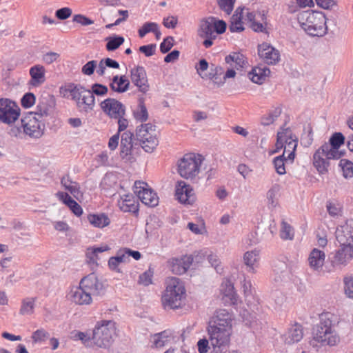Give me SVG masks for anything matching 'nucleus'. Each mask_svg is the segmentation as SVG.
<instances>
[{"label":"nucleus","mask_w":353,"mask_h":353,"mask_svg":"<svg viewBox=\"0 0 353 353\" xmlns=\"http://www.w3.org/2000/svg\"><path fill=\"white\" fill-rule=\"evenodd\" d=\"M36 98L34 94L28 92L25 94L21 99V105L25 108H29L35 103Z\"/></svg>","instance_id":"8fccbe9b"},{"label":"nucleus","mask_w":353,"mask_h":353,"mask_svg":"<svg viewBox=\"0 0 353 353\" xmlns=\"http://www.w3.org/2000/svg\"><path fill=\"white\" fill-rule=\"evenodd\" d=\"M20 116V108L13 101L0 99V123L11 125Z\"/></svg>","instance_id":"ddd939ff"},{"label":"nucleus","mask_w":353,"mask_h":353,"mask_svg":"<svg viewBox=\"0 0 353 353\" xmlns=\"http://www.w3.org/2000/svg\"><path fill=\"white\" fill-rule=\"evenodd\" d=\"M243 262L246 266V270L254 273L259 267V251L254 250L246 252L243 255Z\"/></svg>","instance_id":"bb28decb"},{"label":"nucleus","mask_w":353,"mask_h":353,"mask_svg":"<svg viewBox=\"0 0 353 353\" xmlns=\"http://www.w3.org/2000/svg\"><path fill=\"white\" fill-rule=\"evenodd\" d=\"M72 11L68 7H64L60 9H58L55 12V16L60 20H65L69 18L72 15Z\"/></svg>","instance_id":"13d9d810"},{"label":"nucleus","mask_w":353,"mask_h":353,"mask_svg":"<svg viewBox=\"0 0 353 353\" xmlns=\"http://www.w3.org/2000/svg\"><path fill=\"white\" fill-rule=\"evenodd\" d=\"M153 276V272L150 270L144 272L139 276V283L142 284L145 286H148L152 283V278Z\"/></svg>","instance_id":"4d7b16f0"},{"label":"nucleus","mask_w":353,"mask_h":353,"mask_svg":"<svg viewBox=\"0 0 353 353\" xmlns=\"http://www.w3.org/2000/svg\"><path fill=\"white\" fill-rule=\"evenodd\" d=\"M193 261L194 257L192 255L173 259L171 261L170 270L175 274H183L190 268Z\"/></svg>","instance_id":"b1692460"},{"label":"nucleus","mask_w":353,"mask_h":353,"mask_svg":"<svg viewBox=\"0 0 353 353\" xmlns=\"http://www.w3.org/2000/svg\"><path fill=\"white\" fill-rule=\"evenodd\" d=\"M213 21H214V17H213L201 21L199 29V34L201 37L216 38Z\"/></svg>","instance_id":"c85d7f7f"},{"label":"nucleus","mask_w":353,"mask_h":353,"mask_svg":"<svg viewBox=\"0 0 353 353\" xmlns=\"http://www.w3.org/2000/svg\"><path fill=\"white\" fill-rule=\"evenodd\" d=\"M178 23V18L176 16L170 15L163 18V24L167 28L174 29Z\"/></svg>","instance_id":"680f3d73"},{"label":"nucleus","mask_w":353,"mask_h":353,"mask_svg":"<svg viewBox=\"0 0 353 353\" xmlns=\"http://www.w3.org/2000/svg\"><path fill=\"white\" fill-rule=\"evenodd\" d=\"M110 248L108 245L97 247L92 249L91 252L86 253V256L88 259L89 263L97 264V260H99L98 254L109 250Z\"/></svg>","instance_id":"c03bdc74"},{"label":"nucleus","mask_w":353,"mask_h":353,"mask_svg":"<svg viewBox=\"0 0 353 353\" xmlns=\"http://www.w3.org/2000/svg\"><path fill=\"white\" fill-rule=\"evenodd\" d=\"M301 27L312 37H322L327 32L325 16L320 12L307 10L298 15Z\"/></svg>","instance_id":"39448f33"},{"label":"nucleus","mask_w":353,"mask_h":353,"mask_svg":"<svg viewBox=\"0 0 353 353\" xmlns=\"http://www.w3.org/2000/svg\"><path fill=\"white\" fill-rule=\"evenodd\" d=\"M339 166L343 171V175L345 178H352L353 176V163L347 159H341Z\"/></svg>","instance_id":"a18cd8bd"},{"label":"nucleus","mask_w":353,"mask_h":353,"mask_svg":"<svg viewBox=\"0 0 353 353\" xmlns=\"http://www.w3.org/2000/svg\"><path fill=\"white\" fill-rule=\"evenodd\" d=\"M207 332L214 353L225 352L230 345L232 328L208 325Z\"/></svg>","instance_id":"1a4fd4ad"},{"label":"nucleus","mask_w":353,"mask_h":353,"mask_svg":"<svg viewBox=\"0 0 353 353\" xmlns=\"http://www.w3.org/2000/svg\"><path fill=\"white\" fill-rule=\"evenodd\" d=\"M264 14L249 12L248 9L239 7L230 19L229 29L232 32H240L244 30L245 21L250 23L251 28L255 32H263L265 28L262 23L257 21L261 18L263 20Z\"/></svg>","instance_id":"20e7f679"},{"label":"nucleus","mask_w":353,"mask_h":353,"mask_svg":"<svg viewBox=\"0 0 353 353\" xmlns=\"http://www.w3.org/2000/svg\"><path fill=\"white\" fill-rule=\"evenodd\" d=\"M321 228H319L316 230V238L318 245L321 247H325L327 245V231L325 230V228L321 225Z\"/></svg>","instance_id":"3c124183"},{"label":"nucleus","mask_w":353,"mask_h":353,"mask_svg":"<svg viewBox=\"0 0 353 353\" xmlns=\"http://www.w3.org/2000/svg\"><path fill=\"white\" fill-rule=\"evenodd\" d=\"M319 318L320 322L313 330L314 340L322 345H335L339 342V336L332 329L336 316L330 312H324Z\"/></svg>","instance_id":"7ed1b4c3"},{"label":"nucleus","mask_w":353,"mask_h":353,"mask_svg":"<svg viewBox=\"0 0 353 353\" xmlns=\"http://www.w3.org/2000/svg\"><path fill=\"white\" fill-rule=\"evenodd\" d=\"M236 0H217L220 8L227 14H230L233 8Z\"/></svg>","instance_id":"09e8293b"},{"label":"nucleus","mask_w":353,"mask_h":353,"mask_svg":"<svg viewBox=\"0 0 353 353\" xmlns=\"http://www.w3.org/2000/svg\"><path fill=\"white\" fill-rule=\"evenodd\" d=\"M345 137L341 132H335L330 139V143H325L322 145L323 150L329 151L330 156L335 158H341L342 154L339 148L344 143Z\"/></svg>","instance_id":"aec40b11"},{"label":"nucleus","mask_w":353,"mask_h":353,"mask_svg":"<svg viewBox=\"0 0 353 353\" xmlns=\"http://www.w3.org/2000/svg\"><path fill=\"white\" fill-rule=\"evenodd\" d=\"M330 159H338V158L330 156V152L323 150L321 145L313 155V165L319 174H325L330 166Z\"/></svg>","instance_id":"a211bd4d"},{"label":"nucleus","mask_w":353,"mask_h":353,"mask_svg":"<svg viewBox=\"0 0 353 353\" xmlns=\"http://www.w3.org/2000/svg\"><path fill=\"white\" fill-rule=\"evenodd\" d=\"M79 283L91 296H99L105 294V287L94 273L83 277Z\"/></svg>","instance_id":"2eb2a0df"},{"label":"nucleus","mask_w":353,"mask_h":353,"mask_svg":"<svg viewBox=\"0 0 353 353\" xmlns=\"http://www.w3.org/2000/svg\"><path fill=\"white\" fill-rule=\"evenodd\" d=\"M57 196L60 201L65 204L71 211L77 216L82 214L83 210L79 204H78L74 199H72L68 193L63 192H58Z\"/></svg>","instance_id":"7c9ffc66"},{"label":"nucleus","mask_w":353,"mask_h":353,"mask_svg":"<svg viewBox=\"0 0 353 353\" xmlns=\"http://www.w3.org/2000/svg\"><path fill=\"white\" fill-rule=\"evenodd\" d=\"M54 98L53 96L46 94L42 95L37 105L36 111L34 112L37 116L41 118L43 116H47L49 112L52 109L54 105Z\"/></svg>","instance_id":"393cba45"},{"label":"nucleus","mask_w":353,"mask_h":353,"mask_svg":"<svg viewBox=\"0 0 353 353\" xmlns=\"http://www.w3.org/2000/svg\"><path fill=\"white\" fill-rule=\"evenodd\" d=\"M176 199L182 203H192L194 201V190L185 181H180L176 185Z\"/></svg>","instance_id":"412c9836"},{"label":"nucleus","mask_w":353,"mask_h":353,"mask_svg":"<svg viewBox=\"0 0 353 353\" xmlns=\"http://www.w3.org/2000/svg\"><path fill=\"white\" fill-rule=\"evenodd\" d=\"M297 145L298 138L290 128H281L277 132L276 148L270 154L276 153L284 148L283 154L275 157L273 160L274 168L279 174L283 175L286 172L285 161L289 160L291 162L294 161Z\"/></svg>","instance_id":"f03ea898"},{"label":"nucleus","mask_w":353,"mask_h":353,"mask_svg":"<svg viewBox=\"0 0 353 353\" xmlns=\"http://www.w3.org/2000/svg\"><path fill=\"white\" fill-rule=\"evenodd\" d=\"M133 133L130 131H125L121 134V153L123 156L130 154L132 148Z\"/></svg>","instance_id":"e433bc0d"},{"label":"nucleus","mask_w":353,"mask_h":353,"mask_svg":"<svg viewBox=\"0 0 353 353\" xmlns=\"http://www.w3.org/2000/svg\"><path fill=\"white\" fill-rule=\"evenodd\" d=\"M174 39L172 37H168L163 39L160 44V50L162 53L168 52L173 46Z\"/></svg>","instance_id":"e2e57ef3"},{"label":"nucleus","mask_w":353,"mask_h":353,"mask_svg":"<svg viewBox=\"0 0 353 353\" xmlns=\"http://www.w3.org/2000/svg\"><path fill=\"white\" fill-rule=\"evenodd\" d=\"M61 185L75 198L78 199L80 194L79 184L71 180L69 176H64L61 181Z\"/></svg>","instance_id":"4c0bfd02"},{"label":"nucleus","mask_w":353,"mask_h":353,"mask_svg":"<svg viewBox=\"0 0 353 353\" xmlns=\"http://www.w3.org/2000/svg\"><path fill=\"white\" fill-rule=\"evenodd\" d=\"M129 85L130 81L124 75L120 77L118 75L114 76L110 84L111 89L118 93L126 92L129 88Z\"/></svg>","instance_id":"72a5a7b5"},{"label":"nucleus","mask_w":353,"mask_h":353,"mask_svg":"<svg viewBox=\"0 0 353 353\" xmlns=\"http://www.w3.org/2000/svg\"><path fill=\"white\" fill-rule=\"evenodd\" d=\"M45 74L46 69L43 65L38 64L31 67L30 68V85L37 87L43 84L46 81Z\"/></svg>","instance_id":"a878e982"},{"label":"nucleus","mask_w":353,"mask_h":353,"mask_svg":"<svg viewBox=\"0 0 353 353\" xmlns=\"http://www.w3.org/2000/svg\"><path fill=\"white\" fill-rule=\"evenodd\" d=\"M120 209L123 212L137 213L138 212V203L136 202L133 195L124 194L121 196L118 201Z\"/></svg>","instance_id":"c756f323"},{"label":"nucleus","mask_w":353,"mask_h":353,"mask_svg":"<svg viewBox=\"0 0 353 353\" xmlns=\"http://www.w3.org/2000/svg\"><path fill=\"white\" fill-rule=\"evenodd\" d=\"M270 74V69L265 66L255 67L248 73V77L253 83L262 84Z\"/></svg>","instance_id":"2f4dec72"},{"label":"nucleus","mask_w":353,"mask_h":353,"mask_svg":"<svg viewBox=\"0 0 353 353\" xmlns=\"http://www.w3.org/2000/svg\"><path fill=\"white\" fill-rule=\"evenodd\" d=\"M225 63L236 70H240L247 64L246 58L240 52H232L225 58Z\"/></svg>","instance_id":"f704fd0d"},{"label":"nucleus","mask_w":353,"mask_h":353,"mask_svg":"<svg viewBox=\"0 0 353 353\" xmlns=\"http://www.w3.org/2000/svg\"><path fill=\"white\" fill-rule=\"evenodd\" d=\"M279 235L283 240H292L294 236V229L288 222H281Z\"/></svg>","instance_id":"a19ab883"},{"label":"nucleus","mask_w":353,"mask_h":353,"mask_svg":"<svg viewBox=\"0 0 353 353\" xmlns=\"http://www.w3.org/2000/svg\"><path fill=\"white\" fill-rule=\"evenodd\" d=\"M65 91L76 103L80 112L88 113L92 111L95 105V98L90 90L80 84L70 83L65 86Z\"/></svg>","instance_id":"0eeeda50"},{"label":"nucleus","mask_w":353,"mask_h":353,"mask_svg":"<svg viewBox=\"0 0 353 353\" xmlns=\"http://www.w3.org/2000/svg\"><path fill=\"white\" fill-rule=\"evenodd\" d=\"M116 332L115 323L112 321H98L92 330V341L100 348H108L113 342V336Z\"/></svg>","instance_id":"6e6552de"},{"label":"nucleus","mask_w":353,"mask_h":353,"mask_svg":"<svg viewBox=\"0 0 353 353\" xmlns=\"http://www.w3.org/2000/svg\"><path fill=\"white\" fill-rule=\"evenodd\" d=\"M185 296V289L179 279L172 277L167 282V287L162 296L164 307L177 309L182 305V300Z\"/></svg>","instance_id":"423d86ee"},{"label":"nucleus","mask_w":353,"mask_h":353,"mask_svg":"<svg viewBox=\"0 0 353 353\" xmlns=\"http://www.w3.org/2000/svg\"><path fill=\"white\" fill-rule=\"evenodd\" d=\"M303 336V330L301 325L296 323L290 327L284 334V341L287 344L299 342Z\"/></svg>","instance_id":"cd10ccee"},{"label":"nucleus","mask_w":353,"mask_h":353,"mask_svg":"<svg viewBox=\"0 0 353 353\" xmlns=\"http://www.w3.org/2000/svg\"><path fill=\"white\" fill-rule=\"evenodd\" d=\"M134 116L136 120L140 122L146 121L148 119V113L143 100H139L137 108L134 111Z\"/></svg>","instance_id":"37998d69"},{"label":"nucleus","mask_w":353,"mask_h":353,"mask_svg":"<svg viewBox=\"0 0 353 353\" xmlns=\"http://www.w3.org/2000/svg\"><path fill=\"white\" fill-rule=\"evenodd\" d=\"M90 91L93 95L104 96L107 94L108 89L105 85L99 83H94L92 85Z\"/></svg>","instance_id":"6e6d98bb"},{"label":"nucleus","mask_w":353,"mask_h":353,"mask_svg":"<svg viewBox=\"0 0 353 353\" xmlns=\"http://www.w3.org/2000/svg\"><path fill=\"white\" fill-rule=\"evenodd\" d=\"M223 294L225 297L230 299L232 304L235 305L237 303L239 296L234 291V288L232 285L229 284L227 285L226 288L224 290Z\"/></svg>","instance_id":"de8ad7c7"},{"label":"nucleus","mask_w":353,"mask_h":353,"mask_svg":"<svg viewBox=\"0 0 353 353\" xmlns=\"http://www.w3.org/2000/svg\"><path fill=\"white\" fill-rule=\"evenodd\" d=\"M159 25L154 22H146L139 29L138 33L141 38L144 37L147 34L150 32H154L157 31V27Z\"/></svg>","instance_id":"49530a36"},{"label":"nucleus","mask_w":353,"mask_h":353,"mask_svg":"<svg viewBox=\"0 0 353 353\" xmlns=\"http://www.w3.org/2000/svg\"><path fill=\"white\" fill-rule=\"evenodd\" d=\"M188 228L195 234H203L206 232L204 222H201L200 225L193 222H189Z\"/></svg>","instance_id":"0e129e2a"},{"label":"nucleus","mask_w":353,"mask_h":353,"mask_svg":"<svg viewBox=\"0 0 353 353\" xmlns=\"http://www.w3.org/2000/svg\"><path fill=\"white\" fill-rule=\"evenodd\" d=\"M130 79L139 92L146 94L150 90L145 70L142 66H137L130 70Z\"/></svg>","instance_id":"f3484780"},{"label":"nucleus","mask_w":353,"mask_h":353,"mask_svg":"<svg viewBox=\"0 0 353 353\" xmlns=\"http://www.w3.org/2000/svg\"><path fill=\"white\" fill-rule=\"evenodd\" d=\"M107 41L105 48L108 51H114L119 48L123 43L124 38L121 36L113 35L105 38Z\"/></svg>","instance_id":"ea45409f"},{"label":"nucleus","mask_w":353,"mask_h":353,"mask_svg":"<svg viewBox=\"0 0 353 353\" xmlns=\"http://www.w3.org/2000/svg\"><path fill=\"white\" fill-rule=\"evenodd\" d=\"M202 157L194 153L186 154L178 163V172L186 179H194L200 172Z\"/></svg>","instance_id":"9d476101"},{"label":"nucleus","mask_w":353,"mask_h":353,"mask_svg":"<svg viewBox=\"0 0 353 353\" xmlns=\"http://www.w3.org/2000/svg\"><path fill=\"white\" fill-rule=\"evenodd\" d=\"M344 290L345 294L351 299H353V276H347L344 278Z\"/></svg>","instance_id":"864d4df0"},{"label":"nucleus","mask_w":353,"mask_h":353,"mask_svg":"<svg viewBox=\"0 0 353 353\" xmlns=\"http://www.w3.org/2000/svg\"><path fill=\"white\" fill-rule=\"evenodd\" d=\"M50 336L49 332L43 329H39L32 333V339L34 343L41 342L48 339Z\"/></svg>","instance_id":"603ef678"},{"label":"nucleus","mask_w":353,"mask_h":353,"mask_svg":"<svg viewBox=\"0 0 353 353\" xmlns=\"http://www.w3.org/2000/svg\"><path fill=\"white\" fill-rule=\"evenodd\" d=\"M115 176L112 173L106 174L102 179L101 185L104 189H108L116 183Z\"/></svg>","instance_id":"bf43d9fd"},{"label":"nucleus","mask_w":353,"mask_h":353,"mask_svg":"<svg viewBox=\"0 0 353 353\" xmlns=\"http://www.w3.org/2000/svg\"><path fill=\"white\" fill-rule=\"evenodd\" d=\"M37 114L30 112L21 119L23 132L32 138L41 137L45 129L43 121Z\"/></svg>","instance_id":"f8f14e48"},{"label":"nucleus","mask_w":353,"mask_h":353,"mask_svg":"<svg viewBox=\"0 0 353 353\" xmlns=\"http://www.w3.org/2000/svg\"><path fill=\"white\" fill-rule=\"evenodd\" d=\"M99 105L102 111L111 119H117L125 114V105L113 98H108L102 101Z\"/></svg>","instance_id":"dca6fc26"},{"label":"nucleus","mask_w":353,"mask_h":353,"mask_svg":"<svg viewBox=\"0 0 353 353\" xmlns=\"http://www.w3.org/2000/svg\"><path fill=\"white\" fill-rule=\"evenodd\" d=\"M241 316L245 325L254 330H258L260 328L256 314L254 311L250 312L248 309H244L241 312Z\"/></svg>","instance_id":"c9c22d12"},{"label":"nucleus","mask_w":353,"mask_h":353,"mask_svg":"<svg viewBox=\"0 0 353 353\" xmlns=\"http://www.w3.org/2000/svg\"><path fill=\"white\" fill-rule=\"evenodd\" d=\"M97 61L95 60H92L86 63L81 69V72L83 74L85 75L90 76L94 72V70L97 68Z\"/></svg>","instance_id":"5fc2aeb1"},{"label":"nucleus","mask_w":353,"mask_h":353,"mask_svg":"<svg viewBox=\"0 0 353 353\" xmlns=\"http://www.w3.org/2000/svg\"><path fill=\"white\" fill-rule=\"evenodd\" d=\"M213 25L216 36L219 34L223 33L226 30V23L223 20H217L214 17V21H213Z\"/></svg>","instance_id":"338daca9"},{"label":"nucleus","mask_w":353,"mask_h":353,"mask_svg":"<svg viewBox=\"0 0 353 353\" xmlns=\"http://www.w3.org/2000/svg\"><path fill=\"white\" fill-rule=\"evenodd\" d=\"M208 325L232 328V315L226 310L219 309L215 312Z\"/></svg>","instance_id":"5701e85b"},{"label":"nucleus","mask_w":353,"mask_h":353,"mask_svg":"<svg viewBox=\"0 0 353 353\" xmlns=\"http://www.w3.org/2000/svg\"><path fill=\"white\" fill-rule=\"evenodd\" d=\"M325 254L323 251L314 248L310 252L308 261L310 266L315 270L322 268L324 264Z\"/></svg>","instance_id":"473e14b6"},{"label":"nucleus","mask_w":353,"mask_h":353,"mask_svg":"<svg viewBox=\"0 0 353 353\" xmlns=\"http://www.w3.org/2000/svg\"><path fill=\"white\" fill-rule=\"evenodd\" d=\"M134 192L141 202L145 205L155 207L159 203V197L148 185V183L138 181L134 183Z\"/></svg>","instance_id":"4468645a"},{"label":"nucleus","mask_w":353,"mask_h":353,"mask_svg":"<svg viewBox=\"0 0 353 353\" xmlns=\"http://www.w3.org/2000/svg\"><path fill=\"white\" fill-rule=\"evenodd\" d=\"M281 110L279 108H276L272 111L269 112L267 114L263 115L261 119V123L263 125H269L273 123L275 120L280 116Z\"/></svg>","instance_id":"79ce46f5"},{"label":"nucleus","mask_w":353,"mask_h":353,"mask_svg":"<svg viewBox=\"0 0 353 353\" xmlns=\"http://www.w3.org/2000/svg\"><path fill=\"white\" fill-rule=\"evenodd\" d=\"M336 238L341 248L329 255L333 268L345 266L353 258V222H343L336 228Z\"/></svg>","instance_id":"f257e3e1"},{"label":"nucleus","mask_w":353,"mask_h":353,"mask_svg":"<svg viewBox=\"0 0 353 353\" xmlns=\"http://www.w3.org/2000/svg\"><path fill=\"white\" fill-rule=\"evenodd\" d=\"M258 54L260 58L268 65H274L280 59L279 50L267 43H263L259 46Z\"/></svg>","instance_id":"6ab92c4d"},{"label":"nucleus","mask_w":353,"mask_h":353,"mask_svg":"<svg viewBox=\"0 0 353 353\" xmlns=\"http://www.w3.org/2000/svg\"><path fill=\"white\" fill-rule=\"evenodd\" d=\"M327 208L329 214L335 217L340 214L341 212V208L339 203L330 202L327 204Z\"/></svg>","instance_id":"69168bd1"},{"label":"nucleus","mask_w":353,"mask_h":353,"mask_svg":"<svg viewBox=\"0 0 353 353\" xmlns=\"http://www.w3.org/2000/svg\"><path fill=\"white\" fill-rule=\"evenodd\" d=\"M69 294L71 301L77 305H90L92 302V296L81 285L80 283L79 286L71 289Z\"/></svg>","instance_id":"4be33fe9"},{"label":"nucleus","mask_w":353,"mask_h":353,"mask_svg":"<svg viewBox=\"0 0 353 353\" xmlns=\"http://www.w3.org/2000/svg\"><path fill=\"white\" fill-rule=\"evenodd\" d=\"M136 135L142 148L147 152H152L159 144L157 132L151 123L141 124L137 128Z\"/></svg>","instance_id":"9b49d317"},{"label":"nucleus","mask_w":353,"mask_h":353,"mask_svg":"<svg viewBox=\"0 0 353 353\" xmlns=\"http://www.w3.org/2000/svg\"><path fill=\"white\" fill-rule=\"evenodd\" d=\"M73 338L81 341V342L86 346L89 345V343L92 340V336H90V334L82 332H77L74 333Z\"/></svg>","instance_id":"052dcab7"},{"label":"nucleus","mask_w":353,"mask_h":353,"mask_svg":"<svg viewBox=\"0 0 353 353\" xmlns=\"http://www.w3.org/2000/svg\"><path fill=\"white\" fill-rule=\"evenodd\" d=\"M36 298L27 297L21 301L19 310L21 315H31L34 313Z\"/></svg>","instance_id":"58836bf2"},{"label":"nucleus","mask_w":353,"mask_h":353,"mask_svg":"<svg viewBox=\"0 0 353 353\" xmlns=\"http://www.w3.org/2000/svg\"><path fill=\"white\" fill-rule=\"evenodd\" d=\"M73 21L82 26H89L94 23V21L82 14H76L73 17Z\"/></svg>","instance_id":"774afa93"}]
</instances>
